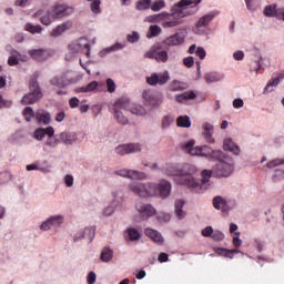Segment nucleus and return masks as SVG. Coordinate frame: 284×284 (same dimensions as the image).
I'll return each instance as SVG.
<instances>
[{
	"label": "nucleus",
	"instance_id": "10",
	"mask_svg": "<svg viewBox=\"0 0 284 284\" xmlns=\"http://www.w3.org/2000/svg\"><path fill=\"white\" fill-rule=\"evenodd\" d=\"M135 210L143 221H148L149 219H152V216H156V207L148 202H135Z\"/></svg>",
	"mask_w": 284,
	"mask_h": 284
},
{
	"label": "nucleus",
	"instance_id": "43",
	"mask_svg": "<svg viewBox=\"0 0 284 284\" xmlns=\"http://www.w3.org/2000/svg\"><path fill=\"white\" fill-rule=\"evenodd\" d=\"M163 34V29L159 27V24H152L149 27V31L146 32V39H154L156 37H161Z\"/></svg>",
	"mask_w": 284,
	"mask_h": 284
},
{
	"label": "nucleus",
	"instance_id": "4",
	"mask_svg": "<svg viewBox=\"0 0 284 284\" xmlns=\"http://www.w3.org/2000/svg\"><path fill=\"white\" fill-rule=\"evenodd\" d=\"M234 173V160L230 156L222 159L213 166V176L216 179H227Z\"/></svg>",
	"mask_w": 284,
	"mask_h": 284
},
{
	"label": "nucleus",
	"instance_id": "22",
	"mask_svg": "<svg viewBox=\"0 0 284 284\" xmlns=\"http://www.w3.org/2000/svg\"><path fill=\"white\" fill-rule=\"evenodd\" d=\"M125 103L128 104L129 112L134 116H148V109L142 104L132 102L128 98H125Z\"/></svg>",
	"mask_w": 284,
	"mask_h": 284
},
{
	"label": "nucleus",
	"instance_id": "12",
	"mask_svg": "<svg viewBox=\"0 0 284 284\" xmlns=\"http://www.w3.org/2000/svg\"><path fill=\"white\" fill-rule=\"evenodd\" d=\"M33 19H39L40 23L42 26H52L54 21H57V18L54 16V12L52 11V8L50 9H40L36 13L32 14Z\"/></svg>",
	"mask_w": 284,
	"mask_h": 284
},
{
	"label": "nucleus",
	"instance_id": "5",
	"mask_svg": "<svg viewBox=\"0 0 284 284\" xmlns=\"http://www.w3.org/2000/svg\"><path fill=\"white\" fill-rule=\"evenodd\" d=\"M216 17H219V11L216 10L209 11L204 16H201L193 27L194 34H197L199 37L207 34V28L210 27V23L216 19Z\"/></svg>",
	"mask_w": 284,
	"mask_h": 284
},
{
	"label": "nucleus",
	"instance_id": "24",
	"mask_svg": "<svg viewBox=\"0 0 284 284\" xmlns=\"http://www.w3.org/2000/svg\"><path fill=\"white\" fill-rule=\"evenodd\" d=\"M60 143H63L64 145H74L77 141H79V134L74 131H62L59 134Z\"/></svg>",
	"mask_w": 284,
	"mask_h": 284
},
{
	"label": "nucleus",
	"instance_id": "31",
	"mask_svg": "<svg viewBox=\"0 0 284 284\" xmlns=\"http://www.w3.org/2000/svg\"><path fill=\"white\" fill-rule=\"evenodd\" d=\"M53 130V126L38 128L33 131L32 139L36 141H41L42 139H45V136H50Z\"/></svg>",
	"mask_w": 284,
	"mask_h": 284
},
{
	"label": "nucleus",
	"instance_id": "18",
	"mask_svg": "<svg viewBox=\"0 0 284 284\" xmlns=\"http://www.w3.org/2000/svg\"><path fill=\"white\" fill-rule=\"evenodd\" d=\"M74 22L72 20H65L50 31V37H52L53 39H58V37H62V34H65V32L72 30Z\"/></svg>",
	"mask_w": 284,
	"mask_h": 284
},
{
	"label": "nucleus",
	"instance_id": "52",
	"mask_svg": "<svg viewBox=\"0 0 284 284\" xmlns=\"http://www.w3.org/2000/svg\"><path fill=\"white\" fill-rule=\"evenodd\" d=\"M145 23H162V13H155L144 18Z\"/></svg>",
	"mask_w": 284,
	"mask_h": 284
},
{
	"label": "nucleus",
	"instance_id": "17",
	"mask_svg": "<svg viewBox=\"0 0 284 284\" xmlns=\"http://www.w3.org/2000/svg\"><path fill=\"white\" fill-rule=\"evenodd\" d=\"M170 81V72L164 71L162 73H153L146 78V83L149 85H165Z\"/></svg>",
	"mask_w": 284,
	"mask_h": 284
},
{
	"label": "nucleus",
	"instance_id": "57",
	"mask_svg": "<svg viewBox=\"0 0 284 284\" xmlns=\"http://www.w3.org/2000/svg\"><path fill=\"white\" fill-rule=\"evenodd\" d=\"M8 65H19V51L13 50L8 58Z\"/></svg>",
	"mask_w": 284,
	"mask_h": 284
},
{
	"label": "nucleus",
	"instance_id": "9",
	"mask_svg": "<svg viewBox=\"0 0 284 284\" xmlns=\"http://www.w3.org/2000/svg\"><path fill=\"white\" fill-rule=\"evenodd\" d=\"M144 105L149 108H161L163 103V94L154 90H145L142 92Z\"/></svg>",
	"mask_w": 284,
	"mask_h": 284
},
{
	"label": "nucleus",
	"instance_id": "62",
	"mask_svg": "<svg viewBox=\"0 0 284 284\" xmlns=\"http://www.w3.org/2000/svg\"><path fill=\"white\" fill-rule=\"evenodd\" d=\"M115 210H116V206H114V204H110L102 210V215L103 216H112L114 214Z\"/></svg>",
	"mask_w": 284,
	"mask_h": 284
},
{
	"label": "nucleus",
	"instance_id": "32",
	"mask_svg": "<svg viewBox=\"0 0 284 284\" xmlns=\"http://www.w3.org/2000/svg\"><path fill=\"white\" fill-rule=\"evenodd\" d=\"M183 207H185V201L175 200L174 214L179 221H183V219H185V216H187V213L185 212V210H183Z\"/></svg>",
	"mask_w": 284,
	"mask_h": 284
},
{
	"label": "nucleus",
	"instance_id": "2",
	"mask_svg": "<svg viewBox=\"0 0 284 284\" xmlns=\"http://www.w3.org/2000/svg\"><path fill=\"white\" fill-rule=\"evenodd\" d=\"M203 0H181L171 7L170 12H162V28H176L183 23L185 17L199 12V3Z\"/></svg>",
	"mask_w": 284,
	"mask_h": 284
},
{
	"label": "nucleus",
	"instance_id": "20",
	"mask_svg": "<svg viewBox=\"0 0 284 284\" xmlns=\"http://www.w3.org/2000/svg\"><path fill=\"white\" fill-rule=\"evenodd\" d=\"M205 159H212L213 161H223V159H227V156H225V153H223V151L221 150H213L212 148L204 145L202 149V155Z\"/></svg>",
	"mask_w": 284,
	"mask_h": 284
},
{
	"label": "nucleus",
	"instance_id": "40",
	"mask_svg": "<svg viewBox=\"0 0 284 284\" xmlns=\"http://www.w3.org/2000/svg\"><path fill=\"white\" fill-rule=\"evenodd\" d=\"M174 99L178 103H185V101H192L196 99V93H194V91H185L181 94H176Z\"/></svg>",
	"mask_w": 284,
	"mask_h": 284
},
{
	"label": "nucleus",
	"instance_id": "58",
	"mask_svg": "<svg viewBox=\"0 0 284 284\" xmlns=\"http://www.w3.org/2000/svg\"><path fill=\"white\" fill-rule=\"evenodd\" d=\"M163 8H165V0H155L151 4V10L153 12H160V10H163Z\"/></svg>",
	"mask_w": 284,
	"mask_h": 284
},
{
	"label": "nucleus",
	"instance_id": "49",
	"mask_svg": "<svg viewBox=\"0 0 284 284\" xmlns=\"http://www.w3.org/2000/svg\"><path fill=\"white\" fill-rule=\"evenodd\" d=\"M277 12H278V9H276V4H268L263 10L264 17H270V18L276 17Z\"/></svg>",
	"mask_w": 284,
	"mask_h": 284
},
{
	"label": "nucleus",
	"instance_id": "54",
	"mask_svg": "<svg viewBox=\"0 0 284 284\" xmlns=\"http://www.w3.org/2000/svg\"><path fill=\"white\" fill-rule=\"evenodd\" d=\"M135 8L136 10H148L152 8V0H139Z\"/></svg>",
	"mask_w": 284,
	"mask_h": 284
},
{
	"label": "nucleus",
	"instance_id": "53",
	"mask_svg": "<svg viewBox=\"0 0 284 284\" xmlns=\"http://www.w3.org/2000/svg\"><path fill=\"white\" fill-rule=\"evenodd\" d=\"M155 216L159 223H170V221L172 220V215L165 212H159L155 214Z\"/></svg>",
	"mask_w": 284,
	"mask_h": 284
},
{
	"label": "nucleus",
	"instance_id": "21",
	"mask_svg": "<svg viewBox=\"0 0 284 284\" xmlns=\"http://www.w3.org/2000/svg\"><path fill=\"white\" fill-rule=\"evenodd\" d=\"M162 174H164V176H174V179H181L183 169L176 163H168L162 168Z\"/></svg>",
	"mask_w": 284,
	"mask_h": 284
},
{
	"label": "nucleus",
	"instance_id": "35",
	"mask_svg": "<svg viewBox=\"0 0 284 284\" xmlns=\"http://www.w3.org/2000/svg\"><path fill=\"white\" fill-rule=\"evenodd\" d=\"M124 48H125V43L116 42L115 44H113L111 47H106V48L102 49L99 52V57H101V59H103V57H108V54H112V52H119V50H123Z\"/></svg>",
	"mask_w": 284,
	"mask_h": 284
},
{
	"label": "nucleus",
	"instance_id": "47",
	"mask_svg": "<svg viewBox=\"0 0 284 284\" xmlns=\"http://www.w3.org/2000/svg\"><path fill=\"white\" fill-rule=\"evenodd\" d=\"M178 128H192V120L187 115H180L176 119Z\"/></svg>",
	"mask_w": 284,
	"mask_h": 284
},
{
	"label": "nucleus",
	"instance_id": "29",
	"mask_svg": "<svg viewBox=\"0 0 284 284\" xmlns=\"http://www.w3.org/2000/svg\"><path fill=\"white\" fill-rule=\"evenodd\" d=\"M223 149L226 152H232V154H235V156H241V146H239V144H236L232 138H224Z\"/></svg>",
	"mask_w": 284,
	"mask_h": 284
},
{
	"label": "nucleus",
	"instance_id": "59",
	"mask_svg": "<svg viewBox=\"0 0 284 284\" xmlns=\"http://www.w3.org/2000/svg\"><path fill=\"white\" fill-rule=\"evenodd\" d=\"M90 10L93 14H101V0H93L90 4Z\"/></svg>",
	"mask_w": 284,
	"mask_h": 284
},
{
	"label": "nucleus",
	"instance_id": "63",
	"mask_svg": "<svg viewBox=\"0 0 284 284\" xmlns=\"http://www.w3.org/2000/svg\"><path fill=\"white\" fill-rule=\"evenodd\" d=\"M211 239H213V241H225V234L223 232H221L220 230H213V235L211 236Z\"/></svg>",
	"mask_w": 284,
	"mask_h": 284
},
{
	"label": "nucleus",
	"instance_id": "56",
	"mask_svg": "<svg viewBox=\"0 0 284 284\" xmlns=\"http://www.w3.org/2000/svg\"><path fill=\"white\" fill-rule=\"evenodd\" d=\"M278 165H284L283 158H277V159L271 160L266 163V168H268V170H274V168H278Z\"/></svg>",
	"mask_w": 284,
	"mask_h": 284
},
{
	"label": "nucleus",
	"instance_id": "23",
	"mask_svg": "<svg viewBox=\"0 0 284 284\" xmlns=\"http://www.w3.org/2000/svg\"><path fill=\"white\" fill-rule=\"evenodd\" d=\"M115 152L121 156H125V154H134L136 152H141V144H136V143L121 144L115 149Z\"/></svg>",
	"mask_w": 284,
	"mask_h": 284
},
{
	"label": "nucleus",
	"instance_id": "25",
	"mask_svg": "<svg viewBox=\"0 0 284 284\" xmlns=\"http://www.w3.org/2000/svg\"><path fill=\"white\" fill-rule=\"evenodd\" d=\"M214 134V124L210 122H204L202 124V136L206 143H216V140L213 136Z\"/></svg>",
	"mask_w": 284,
	"mask_h": 284
},
{
	"label": "nucleus",
	"instance_id": "28",
	"mask_svg": "<svg viewBox=\"0 0 284 284\" xmlns=\"http://www.w3.org/2000/svg\"><path fill=\"white\" fill-rule=\"evenodd\" d=\"M146 59H155L159 63L168 62L169 55L168 51H156V49H151L149 52L145 53Z\"/></svg>",
	"mask_w": 284,
	"mask_h": 284
},
{
	"label": "nucleus",
	"instance_id": "48",
	"mask_svg": "<svg viewBox=\"0 0 284 284\" xmlns=\"http://www.w3.org/2000/svg\"><path fill=\"white\" fill-rule=\"evenodd\" d=\"M246 9L248 12H256L261 8V2L258 0H244Z\"/></svg>",
	"mask_w": 284,
	"mask_h": 284
},
{
	"label": "nucleus",
	"instance_id": "34",
	"mask_svg": "<svg viewBox=\"0 0 284 284\" xmlns=\"http://www.w3.org/2000/svg\"><path fill=\"white\" fill-rule=\"evenodd\" d=\"M36 119L40 125H50L52 123V115L45 110H39L36 113Z\"/></svg>",
	"mask_w": 284,
	"mask_h": 284
},
{
	"label": "nucleus",
	"instance_id": "30",
	"mask_svg": "<svg viewBox=\"0 0 284 284\" xmlns=\"http://www.w3.org/2000/svg\"><path fill=\"white\" fill-rule=\"evenodd\" d=\"M189 88H190V85L187 84V82L176 80V79L172 80L168 84L169 92H183L184 90H187Z\"/></svg>",
	"mask_w": 284,
	"mask_h": 284
},
{
	"label": "nucleus",
	"instance_id": "64",
	"mask_svg": "<svg viewBox=\"0 0 284 284\" xmlns=\"http://www.w3.org/2000/svg\"><path fill=\"white\" fill-rule=\"evenodd\" d=\"M87 93L88 92H95L99 90V82L98 81H92L89 84L85 85Z\"/></svg>",
	"mask_w": 284,
	"mask_h": 284
},
{
	"label": "nucleus",
	"instance_id": "14",
	"mask_svg": "<svg viewBox=\"0 0 284 284\" xmlns=\"http://www.w3.org/2000/svg\"><path fill=\"white\" fill-rule=\"evenodd\" d=\"M28 54L33 61H38L39 63H41L43 61H48V59H50V57L54 54V51L43 48L30 49L28 50Z\"/></svg>",
	"mask_w": 284,
	"mask_h": 284
},
{
	"label": "nucleus",
	"instance_id": "38",
	"mask_svg": "<svg viewBox=\"0 0 284 284\" xmlns=\"http://www.w3.org/2000/svg\"><path fill=\"white\" fill-rule=\"evenodd\" d=\"M124 239L126 241H141V231H139L136 227H129L126 229L124 233Z\"/></svg>",
	"mask_w": 284,
	"mask_h": 284
},
{
	"label": "nucleus",
	"instance_id": "61",
	"mask_svg": "<svg viewBox=\"0 0 284 284\" xmlns=\"http://www.w3.org/2000/svg\"><path fill=\"white\" fill-rule=\"evenodd\" d=\"M62 181L67 187H72L74 185V175L73 174H65L62 178Z\"/></svg>",
	"mask_w": 284,
	"mask_h": 284
},
{
	"label": "nucleus",
	"instance_id": "41",
	"mask_svg": "<svg viewBox=\"0 0 284 284\" xmlns=\"http://www.w3.org/2000/svg\"><path fill=\"white\" fill-rule=\"evenodd\" d=\"M71 83H77L74 80L67 81L63 77H55L51 79V85H54L55 88H68Z\"/></svg>",
	"mask_w": 284,
	"mask_h": 284
},
{
	"label": "nucleus",
	"instance_id": "60",
	"mask_svg": "<svg viewBox=\"0 0 284 284\" xmlns=\"http://www.w3.org/2000/svg\"><path fill=\"white\" fill-rule=\"evenodd\" d=\"M172 123H174V116L172 115H165L162 119V129L163 130H168V128H170V125H172Z\"/></svg>",
	"mask_w": 284,
	"mask_h": 284
},
{
	"label": "nucleus",
	"instance_id": "7",
	"mask_svg": "<svg viewBox=\"0 0 284 284\" xmlns=\"http://www.w3.org/2000/svg\"><path fill=\"white\" fill-rule=\"evenodd\" d=\"M30 92L24 94L20 100L21 105H34L39 101L43 93H41V87L37 80H32L29 84Z\"/></svg>",
	"mask_w": 284,
	"mask_h": 284
},
{
	"label": "nucleus",
	"instance_id": "50",
	"mask_svg": "<svg viewBox=\"0 0 284 284\" xmlns=\"http://www.w3.org/2000/svg\"><path fill=\"white\" fill-rule=\"evenodd\" d=\"M193 174H196V168L192 164H185L182 168V174L181 176H192Z\"/></svg>",
	"mask_w": 284,
	"mask_h": 284
},
{
	"label": "nucleus",
	"instance_id": "8",
	"mask_svg": "<svg viewBox=\"0 0 284 284\" xmlns=\"http://www.w3.org/2000/svg\"><path fill=\"white\" fill-rule=\"evenodd\" d=\"M174 183L176 185H184L185 187H189V190H192L193 192H196L197 194H203V185L199 183V180L193 178V175H184L181 178L173 179Z\"/></svg>",
	"mask_w": 284,
	"mask_h": 284
},
{
	"label": "nucleus",
	"instance_id": "11",
	"mask_svg": "<svg viewBox=\"0 0 284 284\" xmlns=\"http://www.w3.org/2000/svg\"><path fill=\"white\" fill-rule=\"evenodd\" d=\"M114 174L122 179H129L130 181H145L148 179V173L130 169L116 170Z\"/></svg>",
	"mask_w": 284,
	"mask_h": 284
},
{
	"label": "nucleus",
	"instance_id": "42",
	"mask_svg": "<svg viewBox=\"0 0 284 284\" xmlns=\"http://www.w3.org/2000/svg\"><path fill=\"white\" fill-rule=\"evenodd\" d=\"M225 196L216 195L212 202L214 210H219L222 214H225Z\"/></svg>",
	"mask_w": 284,
	"mask_h": 284
},
{
	"label": "nucleus",
	"instance_id": "33",
	"mask_svg": "<svg viewBox=\"0 0 284 284\" xmlns=\"http://www.w3.org/2000/svg\"><path fill=\"white\" fill-rule=\"evenodd\" d=\"M61 143L60 139L54 138V129L51 130V135H48L43 142V150H54Z\"/></svg>",
	"mask_w": 284,
	"mask_h": 284
},
{
	"label": "nucleus",
	"instance_id": "3",
	"mask_svg": "<svg viewBox=\"0 0 284 284\" xmlns=\"http://www.w3.org/2000/svg\"><path fill=\"white\" fill-rule=\"evenodd\" d=\"M109 112L113 115V119L119 123V125H130V115L128 112V104L125 103V98H120L109 105Z\"/></svg>",
	"mask_w": 284,
	"mask_h": 284
},
{
	"label": "nucleus",
	"instance_id": "27",
	"mask_svg": "<svg viewBox=\"0 0 284 284\" xmlns=\"http://www.w3.org/2000/svg\"><path fill=\"white\" fill-rule=\"evenodd\" d=\"M144 234H145V236L151 239V241H153V243H156V245L165 244V237H163V234H161V232H159L152 227L145 229Z\"/></svg>",
	"mask_w": 284,
	"mask_h": 284
},
{
	"label": "nucleus",
	"instance_id": "13",
	"mask_svg": "<svg viewBox=\"0 0 284 284\" xmlns=\"http://www.w3.org/2000/svg\"><path fill=\"white\" fill-rule=\"evenodd\" d=\"M53 14L57 19H65L68 17H72L74 14V7L65 4V3H57L51 7Z\"/></svg>",
	"mask_w": 284,
	"mask_h": 284
},
{
	"label": "nucleus",
	"instance_id": "26",
	"mask_svg": "<svg viewBox=\"0 0 284 284\" xmlns=\"http://www.w3.org/2000/svg\"><path fill=\"white\" fill-rule=\"evenodd\" d=\"M182 149L191 156H201L203 154V146H194V140L184 142Z\"/></svg>",
	"mask_w": 284,
	"mask_h": 284
},
{
	"label": "nucleus",
	"instance_id": "19",
	"mask_svg": "<svg viewBox=\"0 0 284 284\" xmlns=\"http://www.w3.org/2000/svg\"><path fill=\"white\" fill-rule=\"evenodd\" d=\"M162 43H163V45H165V48H176V47L183 45V43H185V36L180 32H176V33L165 38L162 41Z\"/></svg>",
	"mask_w": 284,
	"mask_h": 284
},
{
	"label": "nucleus",
	"instance_id": "36",
	"mask_svg": "<svg viewBox=\"0 0 284 284\" xmlns=\"http://www.w3.org/2000/svg\"><path fill=\"white\" fill-rule=\"evenodd\" d=\"M281 81H283V77H277L267 82V84L264 87L262 94H270L278 88L281 84Z\"/></svg>",
	"mask_w": 284,
	"mask_h": 284
},
{
	"label": "nucleus",
	"instance_id": "45",
	"mask_svg": "<svg viewBox=\"0 0 284 284\" xmlns=\"http://www.w3.org/2000/svg\"><path fill=\"white\" fill-rule=\"evenodd\" d=\"M26 32H30V34H41L43 32V27L41 24H33L28 22L24 24Z\"/></svg>",
	"mask_w": 284,
	"mask_h": 284
},
{
	"label": "nucleus",
	"instance_id": "44",
	"mask_svg": "<svg viewBox=\"0 0 284 284\" xmlns=\"http://www.w3.org/2000/svg\"><path fill=\"white\" fill-rule=\"evenodd\" d=\"M212 174H214V169L212 170H203L201 172V181H202V184L203 185V191L205 192V190H207V184L206 183H210V179H212Z\"/></svg>",
	"mask_w": 284,
	"mask_h": 284
},
{
	"label": "nucleus",
	"instance_id": "46",
	"mask_svg": "<svg viewBox=\"0 0 284 284\" xmlns=\"http://www.w3.org/2000/svg\"><path fill=\"white\" fill-rule=\"evenodd\" d=\"M236 207H239V202L233 197H226L224 214H230V212H232V210H236Z\"/></svg>",
	"mask_w": 284,
	"mask_h": 284
},
{
	"label": "nucleus",
	"instance_id": "16",
	"mask_svg": "<svg viewBox=\"0 0 284 284\" xmlns=\"http://www.w3.org/2000/svg\"><path fill=\"white\" fill-rule=\"evenodd\" d=\"M85 234H88V241L92 243L94 241V236L97 234V226H87L84 229L79 230L73 235L74 243H79V241H83L85 239Z\"/></svg>",
	"mask_w": 284,
	"mask_h": 284
},
{
	"label": "nucleus",
	"instance_id": "39",
	"mask_svg": "<svg viewBox=\"0 0 284 284\" xmlns=\"http://www.w3.org/2000/svg\"><path fill=\"white\" fill-rule=\"evenodd\" d=\"M223 79H225V74L221 72H209L204 75L206 83H219V81H223Z\"/></svg>",
	"mask_w": 284,
	"mask_h": 284
},
{
	"label": "nucleus",
	"instance_id": "1",
	"mask_svg": "<svg viewBox=\"0 0 284 284\" xmlns=\"http://www.w3.org/2000/svg\"><path fill=\"white\" fill-rule=\"evenodd\" d=\"M128 190L135 196H139V199H144L145 201H148V199L156 197L165 201V199H170L172 194V182L166 179H160L158 182L135 181L129 183Z\"/></svg>",
	"mask_w": 284,
	"mask_h": 284
},
{
	"label": "nucleus",
	"instance_id": "55",
	"mask_svg": "<svg viewBox=\"0 0 284 284\" xmlns=\"http://www.w3.org/2000/svg\"><path fill=\"white\" fill-rule=\"evenodd\" d=\"M126 41L129 43H139L141 41V33L133 31L126 36Z\"/></svg>",
	"mask_w": 284,
	"mask_h": 284
},
{
	"label": "nucleus",
	"instance_id": "15",
	"mask_svg": "<svg viewBox=\"0 0 284 284\" xmlns=\"http://www.w3.org/2000/svg\"><path fill=\"white\" fill-rule=\"evenodd\" d=\"M69 52H71V54H79V52H81V50H87V57H90V42L88 41L87 38H80L79 40L72 42L71 44H69Z\"/></svg>",
	"mask_w": 284,
	"mask_h": 284
},
{
	"label": "nucleus",
	"instance_id": "37",
	"mask_svg": "<svg viewBox=\"0 0 284 284\" xmlns=\"http://www.w3.org/2000/svg\"><path fill=\"white\" fill-rule=\"evenodd\" d=\"M114 258V248L111 246H104L100 254V261L102 263H112Z\"/></svg>",
	"mask_w": 284,
	"mask_h": 284
},
{
	"label": "nucleus",
	"instance_id": "6",
	"mask_svg": "<svg viewBox=\"0 0 284 284\" xmlns=\"http://www.w3.org/2000/svg\"><path fill=\"white\" fill-rule=\"evenodd\" d=\"M64 223L65 216L63 214H53L42 221L39 227L41 232H52V230L58 232L60 227H63Z\"/></svg>",
	"mask_w": 284,
	"mask_h": 284
},
{
	"label": "nucleus",
	"instance_id": "51",
	"mask_svg": "<svg viewBox=\"0 0 284 284\" xmlns=\"http://www.w3.org/2000/svg\"><path fill=\"white\" fill-rule=\"evenodd\" d=\"M23 116L26 121L30 122L32 119H37V113H34L32 106H26L23 110Z\"/></svg>",
	"mask_w": 284,
	"mask_h": 284
}]
</instances>
